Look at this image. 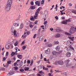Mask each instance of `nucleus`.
Instances as JSON below:
<instances>
[{
  "label": "nucleus",
  "mask_w": 76,
  "mask_h": 76,
  "mask_svg": "<svg viewBox=\"0 0 76 76\" xmlns=\"http://www.w3.org/2000/svg\"><path fill=\"white\" fill-rule=\"evenodd\" d=\"M27 63H28V64H30V63H31V61H29V60H28L27 61Z\"/></svg>",
  "instance_id": "e433bc0d"
},
{
  "label": "nucleus",
  "mask_w": 76,
  "mask_h": 76,
  "mask_svg": "<svg viewBox=\"0 0 76 76\" xmlns=\"http://www.w3.org/2000/svg\"><path fill=\"white\" fill-rule=\"evenodd\" d=\"M43 58L42 57V54H41V57H40V59H42Z\"/></svg>",
  "instance_id": "5fc2aeb1"
},
{
  "label": "nucleus",
  "mask_w": 76,
  "mask_h": 76,
  "mask_svg": "<svg viewBox=\"0 0 76 76\" xmlns=\"http://www.w3.org/2000/svg\"><path fill=\"white\" fill-rule=\"evenodd\" d=\"M70 30L72 31V32L75 33V32L76 31V27L75 28L73 27H71V28H70Z\"/></svg>",
  "instance_id": "423d86ee"
},
{
  "label": "nucleus",
  "mask_w": 76,
  "mask_h": 76,
  "mask_svg": "<svg viewBox=\"0 0 76 76\" xmlns=\"http://www.w3.org/2000/svg\"><path fill=\"white\" fill-rule=\"evenodd\" d=\"M24 43H25V41H23L22 42V43L21 44V45H23V44H24Z\"/></svg>",
  "instance_id": "13d9d810"
},
{
  "label": "nucleus",
  "mask_w": 76,
  "mask_h": 76,
  "mask_svg": "<svg viewBox=\"0 0 76 76\" xmlns=\"http://www.w3.org/2000/svg\"><path fill=\"white\" fill-rule=\"evenodd\" d=\"M34 23L35 24H37L38 23V21L37 20Z\"/></svg>",
  "instance_id": "6e6d98bb"
},
{
  "label": "nucleus",
  "mask_w": 76,
  "mask_h": 76,
  "mask_svg": "<svg viewBox=\"0 0 76 76\" xmlns=\"http://www.w3.org/2000/svg\"><path fill=\"white\" fill-rule=\"evenodd\" d=\"M29 69V67L26 68L25 67L24 68V70H25V71H27V70H28Z\"/></svg>",
  "instance_id": "4be33fe9"
},
{
  "label": "nucleus",
  "mask_w": 76,
  "mask_h": 76,
  "mask_svg": "<svg viewBox=\"0 0 76 76\" xmlns=\"http://www.w3.org/2000/svg\"><path fill=\"white\" fill-rule=\"evenodd\" d=\"M41 7H39L37 10V12H36L35 15L34 16V19H37V18L38 16V13H39V12L40 11V10H41Z\"/></svg>",
  "instance_id": "7ed1b4c3"
},
{
  "label": "nucleus",
  "mask_w": 76,
  "mask_h": 76,
  "mask_svg": "<svg viewBox=\"0 0 76 76\" xmlns=\"http://www.w3.org/2000/svg\"><path fill=\"white\" fill-rule=\"evenodd\" d=\"M18 48H15V50H16V51L15 52V53H17V52H18Z\"/></svg>",
  "instance_id": "09e8293b"
},
{
  "label": "nucleus",
  "mask_w": 76,
  "mask_h": 76,
  "mask_svg": "<svg viewBox=\"0 0 76 76\" xmlns=\"http://www.w3.org/2000/svg\"><path fill=\"white\" fill-rule=\"evenodd\" d=\"M30 20H34V18H31Z\"/></svg>",
  "instance_id": "864d4df0"
},
{
  "label": "nucleus",
  "mask_w": 76,
  "mask_h": 76,
  "mask_svg": "<svg viewBox=\"0 0 76 76\" xmlns=\"http://www.w3.org/2000/svg\"><path fill=\"white\" fill-rule=\"evenodd\" d=\"M70 49H71L70 47H69L68 48H67L66 50H67V51H70Z\"/></svg>",
  "instance_id": "c85d7f7f"
},
{
  "label": "nucleus",
  "mask_w": 76,
  "mask_h": 76,
  "mask_svg": "<svg viewBox=\"0 0 76 76\" xmlns=\"http://www.w3.org/2000/svg\"><path fill=\"white\" fill-rule=\"evenodd\" d=\"M62 23L63 24H67V21L66 20H64L62 22Z\"/></svg>",
  "instance_id": "dca6fc26"
},
{
  "label": "nucleus",
  "mask_w": 76,
  "mask_h": 76,
  "mask_svg": "<svg viewBox=\"0 0 76 76\" xmlns=\"http://www.w3.org/2000/svg\"><path fill=\"white\" fill-rule=\"evenodd\" d=\"M15 54L16 55H17L18 54L17 53H16L12 52L11 54V56H13L15 55Z\"/></svg>",
  "instance_id": "6ab92c4d"
},
{
  "label": "nucleus",
  "mask_w": 76,
  "mask_h": 76,
  "mask_svg": "<svg viewBox=\"0 0 76 76\" xmlns=\"http://www.w3.org/2000/svg\"><path fill=\"white\" fill-rule=\"evenodd\" d=\"M50 31H53V28H50Z\"/></svg>",
  "instance_id": "338daca9"
},
{
  "label": "nucleus",
  "mask_w": 76,
  "mask_h": 76,
  "mask_svg": "<svg viewBox=\"0 0 76 76\" xmlns=\"http://www.w3.org/2000/svg\"><path fill=\"white\" fill-rule=\"evenodd\" d=\"M5 48L7 50H8L10 48H13V46L11 44V43H9L5 45Z\"/></svg>",
  "instance_id": "20e7f679"
},
{
  "label": "nucleus",
  "mask_w": 76,
  "mask_h": 76,
  "mask_svg": "<svg viewBox=\"0 0 76 76\" xmlns=\"http://www.w3.org/2000/svg\"><path fill=\"white\" fill-rule=\"evenodd\" d=\"M26 36H27V34H26V32H25L23 35L22 37V38L23 37L24 38H25L26 37Z\"/></svg>",
  "instance_id": "f8f14e48"
},
{
  "label": "nucleus",
  "mask_w": 76,
  "mask_h": 76,
  "mask_svg": "<svg viewBox=\"0 0 76 76\" xmlns=\"http://www.w3.org/2000/svg\"><path fill=\"white\" fill-rule=\"evenodd\" d=\"M47 23V21H45L44 23V25H46Z\"/></svg>",
  "instance_id": "3c124183"
},
{
  "label": "nucleus",
  "mask_w": 76,
  "mask_h": 76,
  "mask_svg": "<svg viewBox=\"0 0 76 76\" xmlns=\"http://www.w3.org/2000/svg\"><path fill=\"white\" fill-rule=\"evenodd\" d=\"M43 69V70H48V68H46L45 67H44Z\"/></svg>",
  "instance_id": "58836bf2"
},
{
  "label": "nucleus",
  "mask_w": 76,
  "mask_h": 76,
  "mask_svg": "<svg viewBox=\"0 0 76 76\" xmlns=\"http://www.w3.org/2000/svg\"><path fill=\"white\" fill-rule=\"evenodd\" d=\"M9 55V52H7L6 53V56H7Z\"/></svg>",
  "instance_id": "49530a36"
},
{
  "label": "nucleus",
  "mask_w": 76,
  "mask_h": 76,
  "mask_svg": "<svg viewBox=\"0 0 76 76\" xmlns=\"http://www.w3.org/2000/svg\"><path fill=\"white\" fill-rule=\"evenodd\" d=\"M29 26L30 28H33V26L32 24H29Z\"/></svg>",
  "instance_id": "79ce46f5"
},
{
  "label": "nucleus",
  "mask_w": 76,
  "mask_h": 76,
  "mask_svg": "<svg viewBox=\"0 0 76 76\" xmlns=\"http://www.w3.org/2000/svg\"><path fill=\"white\" fill-rule=\"evenodd\" d=\"M15 70H17L18 69V67H14Z\"/></svg>",
  "instance_id": "7c9ffc66"
},
{
  "label": "nucleus",
  "mask_w": 76,
  "mask_h": 76,
  "mask_svg": "<svg viewBox=\"0 0 76 76\" xmlns=\"http://www.w3.org/2000/svg\"><path fill=\"white\" fill-rule=\"evenodd\" d=\"M55 18L56 19H58V17H57V16H56L55 17Z\"/></svg>",
  "instance_id": "4d7b16f0"
},
{
  "label": "nucleus",
  "mask_w": 76,
  "mask_h": 76,
  "mask_svg": "<svg viewBox=\"0 0 76 76\" xmlns=\"http://www.w3.org/2000/svg\"><path fill=\"white\" fill-rule=\"evenodd\" d=\"M18 42H16L15 44V46H17L18 45Z\"/></svg>",
  "instance_id": "cd10ccee"
},
{
  "label": "nucleus",
  "mask_w": 76,
  "mask_h": 76,
  "mask_svg": "<svg viewBox=\"0 0 76 76\" xmlns=\"http://www.w3.org/2000/svg\"><path fill=\"white\" fill-rule=\"evenodd\" d=\"M52 54L53 56H57L58 54L57 52L56 51H53L52 52Z\"/></svg>",
  "instance_id": "1a4fd4ad"
},
{
  "label": "nucleus",
  "mask_w": 76,
  "mask_h": 76,
  "mask_svg": "<svg viewBox=\"0 0 76 76\" xmlns=\"http://www.w3.org/2000/svg\"><path fill=\"white\" fill-rule=\"evenodd\" d=\"M40 3H41V2H40V1H37L35 2L36 5H37L38 6H39Z\"/></svg>",
  "instance_id": "9d476101"
},
{
  "label": "nucleus",
  "mask_w": 76,
  "mask_h": 76,
  "mask_svg": "<svg viewBox=\"0 0 76 76\" xmlns=\"http://www.w3.org/2000/svg\"><path fill=\"white\" fill-rule=\"evenodd\" d=\"M36 35H37V34H35V35H34V36L33 37L34 38H35V37H36Z\"/></svg>",
  "instance_id": "052dcab7"
},
{
  "label": "nucleus",
  "mask_w": 76,
  "mask_h": 76,
  "mask_svg": "<svg viewBox=\"0 0 76 76\" xmlns=\"http://www.w3.org/2000/svg\"><path fill=\"white\" fill-rule=\"evenodd\" d=\"M9 74L10 75H13V74H14V73L12 72H10Z\"/></svg>",
  "instance_id": "8fccbe9b"
},
{
  "label": "nucleus",
  "mask_w": 76,
  "mask_h": 76,
  "mask_svg": "<svg viewBox=\"0 0 76 76\" xmlns=\"http://www.w3.org/2000/svg\"><path fill=\"white\" fill-rule=\"evenodd\" d=\"M17 64V62H15L14 64V66H16Z\"/></svg>",
  "instance_id": "de8ad7c7"
},
{
  "label": "nucleus",
  "mask_w": 76,
  "mask_h": 76,
  "mask_svg": "<svg viewBox=\"0 0 76 76\" xmlns=\"http://www.w3.org/2000/svg\"><path fill=\"white\" fill-rule=\"evenodd\" d=\"M60 64V65H63L64 64V62L61 60H60L59 61H56L55 62V64L56 65H58V64Z\"/></svg>",
  "instance_id": "39448f33"
},
{
  "label": "nucleus",
  "mask_w": 76,
  "mask_h": 76,
  "mask_svg": "<svg viewBox=\"0 0 76 76\" xmlns=\"http://www.w3.org/2000/svg\"><path fill=\"white\" fill-rule=\"evenodd\" d=\"M33 63H34V60L32 59L31 61V64L30 65V66H32V64H33Z\"/></svg>",
  "instance_id": "5701e85b"
},
{
  "label": "nucleus",
  "mask_w": 76,
  "mask_h": 76,
  "mask_svg": "<svg viewBox=\"0 0 76 76\" xmlns=\"http://www.w3.org/2000/svg\"><path fill=\"white\" fill-rule=\"evenodd\" d=\"M45 53L47 54H50V49H48L46 50L45 51Z\"/></svg>",
  "instance_id": "6e6552de"
},
{
  "label": "nucleus",
  "mask_w": 76,
  "mask_h": 76,
  "mask_svg": "<svg viewBox=\"0 0 76 76\" xmlns=\"http://www.w3.org/2000/svg\"><path fill=\"white\" fill-rule=\"evenodd\" d=\"M17 57L18 58L22 59V56L21 55H18L17 56Z\"/></svg>",
  "instance_id": "ddd939ff"
},
{
  "label": "nucleus",
  "mask_w": 76,
  "mask_h": 76,
  "mask_svg": "<svg viewBox=\"0 0 76 76\" xmlns=\"http://www.w3.org/2000/svg\"><path fill=\"white\" fill-rule=\"evenodd\" d=\"M58 43H59L58 42H54V44H55V45L58 44Z\"/></svg>",
  "instance_id": "2f4dec72"
},
{
  "label": "nucleus",
  "mask_w": 76,
  "mask_h": 76,
  "mask_svg": "<svg viewBox=\"0 0 76 76\" xmlns=\"http://www.w3.org/2000/svg\"><path fill=\"white\" fill-rule=\"evenodd\" d=\"M26 49V46H24L23 47V50H25Z\"/></svg>",
  "instance_id": "a19ab883"
},
{
  "label": "nucleus",
  "mask_w": 76,
  "mask_h": 76,
  "mask_svg": "<svg viewBox=\"0 0 76 76\" xmlns=\"http://www.w3.org/2000/svg\"><path fill=\"white\" fill-rule=\"evenodd\" d=\"M70 55H71V54L70 53L68 52L66 54V57H70Z\"/></svg>",
  "instance_id": "2eb2a0df"
},
{
  "label": "nucleus",
  "mask_w": 76,
  "mask_h": 76,
  "mask_svg": "<svg viewBox=\"0 0 76 76\" xmlns=\"http://www.w3.org/2000/svg\"><path fill=\"white\" fill-rule=\"evenodd\" d=\"M61 75H63V76H67V74H66V72L61 73Z\"/></svg>",
  "instance_id": "f3484780"
},
{
  "label": "nucleus",
  "mask_w": 76,
  "mask_h": 76,
  "mask_svg": "<svg viewBox=\"0 0 76 76\" xmlns=\"http://www.w3.org/2000/svg\"><path fill=\"white\" fill-rule=\"evenodd\" d=\"M50 72H51V73H53V70L50 69Z\"/></svg>",
  "instance_id": "69168bd1"
},
{
  "label": "nucleus",
  "mask_w": 76,
  "mask_h": 76,
  "mask_svg": "<svg viewBox=\"0 0 76 76\" xmlns=\"http://www.w3.org/2000/svg\"><path fill=\"white\" fill-rule=\"evenodd\" d=\"M65 34L67 35H69V36H70V35H71V34H70V33H68L67 32H65Z\"/></svg>",
  "instance_id": "412c9836"
},
{
  "label": "nucleus",
  "mask_w": 76,
  "mask_h": 76,
  "mask_svg": "<svg viewBox=\"0 0 76 76\" xmlns=\"http://www.w3.org/2000/svg\"><path fill=\"white\" fill-rule=\"evenodd\" d=\"M23 27V24H21L20 27V29H22Z\"/></svg>",
  "instance_id": "b1692460"
},
{
  "label": "nucleus",
  "mask_w": 76,
  "mask_h": 76,
  "mask_svg": "<svg viewBox=\"0 0 76 76\" xmlns=\"http://www.w3.org/2000/svg\"><path fill=\"white\" fill-rule=\"evenodd\" d=\"M65 19V17H62V19Z\"/></svg>",
  "instance_id": "774afa93"
},
{
  "label": "nucleus",
  "mask_w": 76,
  "mask_h": 76,
  "mask_svg": "<svg viewBox=\"0 0 76 76\" xmlns=\"http://www.w3.org/2000/svg\"><path fill=\"white\" fill-rule=\"evenodd\" d=\"M52 73H49L48 75L49 76H53V75H52Z\"/></svg>",
  "instance_id": "c03bdc74"
},
{
  "label": "nucleus",
  "mask_w": 76,
  "mask_h": 76,
  "mask_svg": "<svg viewBox=\"0 0 76 76\" xmlns=\"http://www.w3.org/2000/svg\"><path fill=\"white\" fill-rule=\"evenodd\" d=\"M44 39V37L41 36L39 38V40L40 41H42V39Z\"/></svg>",
  "instance_id": "4468645a"
},
{
  "label": "nucleus",
  "mask_w": 76,
  "mask_h": 76,
  "mask_svg": "<svg viewBox=\"0 0 76 76\" xmlns=\"http://www.w3.org/2000/svg\"><path fill=\"white\" fill-rule=\"evenodd\" d=\"M74 38H75V37H71V38L70 39H71L72 41H74Z\"/></svg>",
  "instance_id": "c756f323"
},
{
  "label": "nucleus",
  "mask_w": 76,
  "mask_h": 76,
  "mask_svg": "<svg viewBox=\"0 0 76 76\" xmlns=\"http://www.w3.org/2000/svg\"><path fill=\"white\" fill-rule=\"evenodd\" d=\"M76 10H73L72 11V13H75V14Z\"/></svg>",
  "instance_id": "72a5a7b5"
},
{
  "label": "nucleus",
  "mask_w": 76,
  "mask_h": 76,
  "mask_svg": "<svg viewBox=\"0 0 76 76\" xmlns=\"http://www.w3.org/2000/svg\"><path fill=\"white\" fill-rule=\"evenodd\" d=\"M70 61L69 60H66L65 61V63L66 64L67 66H69V63Z\"/></svg>",
  "instance_id": "0eeeda50"
},
{
  "label": "nucleus",
  "mask_w": 76,
  "mask_h": 76,
  "mask_svg": "<svg viewBox=\"0 0 76 76\" xmlns=\"http://www.w3.org/2000/svg\"><path fill=\"white\" fill-rule=\"evenodd\" d=\"M12 62V61H7L8 64H11Z\"/></svg>",
  "instance_id": "f704fd0d"
},
{
  "label": "nucleus",
  "mask_w": 76,
  "mask_h": 76,
  "mask_svg": "<svg viewBox=\"0 0 76 76\" xmlns=\"http://www.w3.org/2000/svg\"><path fill=\"white\" fill-rule=\"evenodd\" d=\"M11 31L12 32V34L15 36V37H18L19 36V34L17 33L16 31L14 30V29L12 28H11Z\"/></svg>",
  "instance_id": "f03ea898"
},
{
  "label": "nucleus",
  "mask_w": 76,
  "mask_h": 76,
  "mask_svg": "<svg viewBox=\"0 0 76 76\" xmlns=\"http://www.w3.org/2000/svg\"><path fill=\"white\" fill-rule=\"evenodd\" d=\"M60 37V35L59 34H57L56 36V37H57V38H58V37Z\"/></svg>",
  "instance_id": "a878e982"
},
{
  "label": "nucleus",
  "mask_w": 76,
  "mask_h": 76,
  "mask_svg": "<svg viewBox=\"0 0 76 76\" xmlns=\"http://www.w3.org/2000/svg\"><path fill=\"white\" fill-rule=\"evenodd\" d=\"M5 70V69L4 68H0V70L1 71H2V70Z\"/></svg>",
  "instance_id": "393cba45"
},
{
  "label": "nucleus",
  "mask_w": 76,
  "mask_h": 76,
  "mask_svg": "<svg viewBox=\"0 0 76 76\" xmlns=\"http://www.w3.org/2000/svg\"><path fill=\"white\" fill-rule=\"evenodd\" d=\"M44 3V0H42L41 2V4H43Z\"/></svg>",
  "instance_id": "4c0bfd02"
},
{
  "label": "nucleus",
  "mask_w": 76,
  "mask_h": 76,
  "mask_svg": "<svg viewBox=\"0 0 76 76\" xmlns=\"http://www.w3.org/2000/svg\"><path fill=\"white\" fill-rule=\"evenodd\" d=\"M5 60H6V57H4L3 58V61H4Z\"/></svg>",
  "instance_id": "a18cd8bd"
},
{
  "label": "nucleus",
  "mask_w": 76,
  "mask_h": 76,
  "mask_svg": "<svg viewBox=\"0 0 76 76\" xmlns=\"http://www.w3.org/2000/svg\"><path fill=\"white\" fill-rule=\"evenodd\" d=\"M27 33L26 34H27V35H29V34H30V32L29 31H27L26 32Z\"/></svg>",
  "instance_id": "c9c22d12"
},
{
  "label": "nucleus",
  "mask_w": 76,
  "mask_h": 76,
  "mask_svg": "<svg viewBox=\"0 0 76 76\" xmlns=\"http://www.w3.org/2000/svg\"><path fill=\"white\" fill-rule=\"evenodd\" d=\"M19 18H18V19H17V20H20V15H19Z\"/></svg>",
  "instance_id": "680f3d73"
},
{
  "label": "nucleus",
  "mask_w": 76,
  "mask_h": 76,
  "mask_svg": "<svg viewBox=\"0 0 76 76\" xmlns=\"http://www.w3.org/2000/svg\"><path fill=\"white\" fill-rule=\"evenodd\" d=\"M12 0H8L7 5L5 6V10L7 12L9 11L10 10V8L12 6Z\"/></svg>",
  "instance_id": "f257e3e1"
},
{
  "label": "nucleus",
  "mask_w": 76,
  "mask_h": 76,
  "mask_svg": "<svg viewBox=\"0 0 76 76\" xmlns=\"http://www.w3.org/2000/svg\"><path fill=\"white\" fill-rule=\"evenodd\" d=\"M26 60H25L24 61V64H26Z\"/></svg>",
  "instance_id": "0e129e2a"
},
{
  "label": "nucleus",
  "mask_w": 76,
  "mask_h": 76,
  "mask_svg": "<svg viewBox=\"0 0 76 76\" xmlns=\"http://www.w3.org/2000/svg\"><path fill=\"white\" fill-rule=\"evenodd\" d=\"M67 22H70V19H68V20H66Z\"/></svg>",
  "instance_id": "37998d69"
},
{
  "label": "nucleus",
  "mask_w": 76,
  "mask_h": 76,
  "mask_svg": "<svg viewBox=\"0 0 76 76\" xmlns=\"http://www.w3.org/2000/svg\"><path fill=\"white\" fill-rule=\"evenodd\" d=\"M35 6H33V7H31V9H35Z\"/></svg>",
  "instance_id": "bb28decb"
},
{
  "label": "nucleus",
  "mask_w": 76,
  "mask_h": 76,
  "mask_svg": "<svg viewBox=\"0 0 76 76\" xmlns=\"http://www.w3.org/2000/svg\"><path fill=\"white\" fill-rule=\"evenodd\" d=\"M52 46V45L51 44H49L48 45V46L49 47H51Z\"/></svg>",
  "instance_id": "ea45409f"
},
{
  "label": "nucleus",
  "mask_w": 76,
  "mask_h": 76,
  "mask_svg": "<svg viewBox=\"0 0 76 76\" xmlns=\"http://www.w3.org/2000/svg\"><path fill=\"white\" fill-rule=\"evenodd\" d=\"M44 61H47V63H50V62H49V60H47L46 58H44Z\"/></svg>",
  "instance_id": "a211bd4d"
},
{
  "label": "nucleus",
  "mask_w": 76,
  "mask_h": 76,
  "mask_svg": "<svg viewBox=\"0 0 76 76\" xmlns=\"http://www.w3.org/2000/svg\"><path fill=\"white\" fill-rule=\"evenodd\" d=\"M20 71L21 72H23L24 71V69H20Z\"/></svg>",
  "instance_id": "473e14b6"
},
{
  "label": "nucleus",
  "mask_w": 76,
  "mask_h": 76,
  "mask_svg": "<svg viewBox=\"0 0 76 76\" xmlns=\"http://www.w3.org/2000/svg\"><path fill=\"white\" fill-rule=\"evenodd\" d=\"M13 25V26H19V24L18 23H14Z\"/></svg>",
  "instance_id": "9b49d317"
},
{
  "label": "nucleus",
  "mask_w": 76,
  "mask_h": 76,
  "mask_svg": "<svg viewBox=\"0 0 76 76\" xmlns=\"http://www.w3.org/2000/svg\"><path fill=\"white\" fill-rule=\"evenodd\" d=\"M70 48H71V49H72V50H74V48H73V47H71Z\"/></svg>",
  "instance_id": "e2e57ef3"
},
{
  "label": "nucleus",
  "mask_w": 76,
  "mask_h": 76,
  "mask_svg": "<svg viewBox=\"0 0 76 76\" xmlns=\"http://www.w3.org/2000/svg\"><path fill=\"white\" fill-rule=\"evenodd\" d=\"M69 6H72V4H71V3H69Z\"/></svg>",
  "instance_id": "603ef678"
},
{
  "label": "nucleus",
  "mask_w": 76,
  "mask_h": 76,
  "mask_svg": "<svg viewBox=\"0 0 76 76\" xmlns=\"http://www.w3.org/2000/svg\"><path fill=\"white\" fill-rule=\"evenodd\" d=\"M56 49L57 51H59V50H60V47L58 46H57Z\"/></svg>",
  "instance_id": "aec40b11"
},
{
  "label": "nucleus",
  "mask_w": 76,
  "mask_h": 76,
  "mask_svg": "<svg viewBox=\"0 0 76 76\" xmlns=\"http://www.w3.org/2000/svg\"><path fill=\"white\" fill-rule=\"evenodd\" d=\"M31 5H34V2H31Z\"/></svg>",
  "instance_id": "bf43d9fd"
}]
</instances>
